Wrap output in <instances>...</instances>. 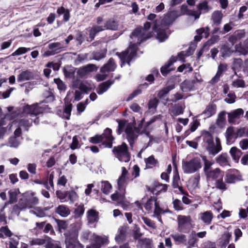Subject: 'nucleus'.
I'll return each instance as SVG.
<instances>
[{
  "mask_svg": "<svg viewBox=\"0 0 248 248\" xmlns=\"http://www.w3.org/2000/svg\"><path fill=\"white\" fill-rule=\"evenodd\" d=\"M46 105H40L38 103L31 105H25L18 110V116L25 117L19 120H16L9 124V130L16 128L14 136L11 137L9 140L8 144L10 147L17 148L20 144L22 139L21 137V128L27 130L31 125L32 121L34 124H38L39 120L37 116L42 114L46 108Z\"/></svg>",
  "mask_w": 248,
  "mask_h": 248,
  "instance_id": "f257e3e1",
  "label": "nucleus"
},
{
  "mask_svg": "<svg viewBox=\"0 0 248 248\" xmlns=\"http://www.w3.org/2000/svg\"><path fill=\"white\" fill-rule=\"evenodd\" d=\"M150 27L151 23L146 22L144 24V28L136 29L130 35V38L133 41L130 42L129 47L124 52L121 53H117L123 64L125 62L129 64V62L136 55L138 46L152 36L151 33L148 31Z\"/></svg>",
  "mask_w": 248,
  "mask_h": 248,
  "instance_id": "f03ea898",
  "label": "nucleus"
},
{
  "mask_svg": "<svg viewBox=\"0 0 248 248\" xmlns=\"http://www.w3.org/2000/svg\"><path fill=\"white\" fill-rule=\"evenodd\" d=\"M144 119H142L138 125V127H135V123H127L125 121H117L118 122V133L120 134L124 127L125 128V133L126 135V138L128 140L131 146H132L134 141L137 139L140 134H145L148 136L149 131L148 127L146 124L143 125Z\"/></svg>",
  "mask_w": 248,
  "mask_h": 248,
  "instance_id": "7ed1b4c3",
  "label": "nucleus"
},
{
  "mask_svg": "<svg viewBox=\"0 0 248 248\" xmlns=\"http://www.w3.org/2000/svg\"><path fill=\"white\" fill-rule=\"evenodd\" d=\"M128 170L124 167L122 168V174L117 180L118 189L120 193L116 192L111 196L112 200L122 203L125 197V187L126 184V179L127 178Z\"/></svg>",
  "mask_w": 248,
  "mask_h": 248,
  "instance_id": "20e7f679",
  "label": "nucleus"
},
{
  "mask_svg": "<svg viewBox=\"0 0 248 248\" xmlns=\"http://www.w3.org/2000/svg\"><path fill=\"white\" fill-rule=\"evenodd\" d=\"M113 140L114 138L111 135V130L107 128L102 135H96L91 138L90 141L95 144L102 142L105 147L111 148Z\"/></svg>",
  "mask_w": 248,
  "mask_h": 248,
  "instance_id": "39448f33",
  "label": "nucleus"
},
{
  "mask_svg": "<svg viewBox=\"0 0 248 248\" xmlns=\"http://www.w3.org/2000/svg\"><path fill=\"white\" fill-rule=\"evenodd\" d=\"M202 167L201 157L196 156L189 161L183 162L182 169L185 173H193L198 171Z\"/></svg>",
  "mask_w": 248,
  "mask_h": 248,
  "instance_id": "423d86ee",
  "label": "nucleus"
},
{
  "mask_svg": "<svg viewBox=\"0 0 248 248\" xmlns=\"http://www.w3.org/2000/svg\"><path fill=\"white\" fill-rule=\"evenodd\" d=\"M118 28V23L113 19H109L106 22L103 26H94L89 30L90 41H92L96 33L105 30H116Z\"/></svg>",
  "mask_w": 248,
  "mask_h": 248,
  "instance_id": "0eeeda50",
  "label": "nucleus"
},
{
  "mask_svg": "<svg viewBox=\"0 0 248 248\" xmlns=\"http://www.w3.org/2000/svg\"><path fill=\"white\" fill-rule=\"evenodd\" d=\"M115 156L120 161L127 162L130 160V155L126 144L123 143L122 145L115 147L113 149Z\"/></svg>",
  "mask_w": 248,
  "mask_h": 248,
  "instance_id": "6e6552de",
  "label": "nucleus"
},
{
  "mask_svg": "<svg viewBox=\"0 0 248 248\" xmlns=\"http://www.w3.org/2000/svg\"><path fill=\"white\" fill-rule=\"evenodd\" d=\"M178 230L180 232H187L192 226L193 220L189 216L179 215L177 217Z\"/></svg>",
  "mask_w": 248,
  "mask_h": 248,
  "instance_id": "1a4fd4ad",
  "label": "nucleus"
},
{
  "mask_svg": "<svg viewBox=\"0 0 248 248\" xmlns=\"http://www.w3.org/2000/svg\"><path fill=\"white\" fill-rule=\"evenodd\" d=\"M188 55L187 52L182 51L178 54L177 57H171L170 60L161 68V72L163 76H166L170 71L174 69L170 68L171 65L176 62L178 59L180 61H184V57Z\"/></svg>",
  "mask_w": 248,
  "mask_h": 248,
  "instance_id": "9d476101",
  "label": "nucleus"
},
{
  "mask_svg": "<svg viewBox=\"0 0 248 248\" xmlns=\"http://www.w3.org/2000/svg\"><path fill=\"white\" fill-rule=\"evenodd\" d=\"M24 197L26 198L25 204H22L21 201L19 202L21 209L25 208H31L33 206L35 205L38 203V199L36 197L34 196L33 192H28L24 194Z\"/></svg>",
  "mask_w": 248,
  "mask_h": 248,
  "instance_id": "9b49d317",
  "label": "nucleus"
},
{
  "mask_svg": "<svg viewBox=\"0 0 248 248\" xmlns=\"http://www.w3.org/2000/svg\"><path fill=\"white\" fill-rule=\"evenodd\" d=\"M180 16H181V15L179 14L177 11H169L164 15L162 21V24L165 26L170 25Z\"/></svg>",
  "mask_w": 248,
  "mask_h": 248,
  "instance_id": "f8f14e48",
  "label": "nucleus"
},
{
  "mask_svg": "<svg viewBox=\"0 0 248 248\" xmlns=\"http://www.w3.org/2000/svg\"><path fill=\"white\" fill-rule=\"evenodd\" d=\"M241 180L239 171L235 169L229 170L225 176V181L227 183L232 184Z\"/></svg>",
  "mask_w": 248,
  "mask_h": 248,
  "instance_id": "ddd939ff",
  "label": "nucleus"
},
{
  "mask_svg": "<svg viewBox=\"0 0 248 248\" xmlns=\"http://www.w3.org/2000/svg\"><path fill=\"white\" fill-rule=\"evenodd\" d=\"M244 110L242 108H237L228 113V120L229 123H234L236 120L239 119L244 114Z\"/></svg>",
  "mask_w": 248,
  "mask_h": 248,
  "instance_id": "4468645a",
  "label": "nucleus"
},
{
  "mask_svg": "<svg viewBox=\"0 0 248 248\" xmlns=\"http://www.w3.org/2000/svg\"><path fill=\"white\" fill-rule=\"evenodd\" d=\"M205 175L208 181L213 180L216 181L218 179L223 178V173L221 172L220 170L218 168L215 169L207 172V173L205 174Z\"/></svg>",
  "mask_w": 248,
  "mask_h": 248,
  "instance_id": "2eb2a0df",
  "label": "nucleus"
},
{
  "mask_svg": "<svg viewBox=\"0 0 248 248\" xmlns=\"http://www.w3.org/2000/svg\"><path fill=\"white\" fill-rule=\"evenodd\" d=\"M210 147L211 149L208 148H206L209 154L215 155L218 154L222 150L220 139L218 137H216L215 143L214 141L213 142V143L210 145Z\"/></svg>",
  "mask_w": 248,
  "mask_h": 248,
  "instance_id": "dca6fc26",
  "label": "nucleus"
},
{
  "mask_svg": "<svg viewBox=\"0 0 248 248\" xmlns=\"http://www.w3.org/2000/svg\"><path fill=\"white\" fill-rule=\"evenodd\" d=\"M73 87L74 88H78L81 92L87 93L93 89L92 86L86 81L81 82L78 85V81L75 80L73 82Z\"/></svg>",
  "mask_w": 248,
  "mask_h": 248,
  "instance_id": "f3484780",
  "label": "nucleus"
},
{
  "mask_svg": "<svg viewBox=\"0 0 248 248\" xmlns=\"http://www.w3.org/2000/svg\"><path fill=\"white\" fill-rule=\"evenodd\" d=\"M213 217V214L211 211H206L199 215V219L207 225L211 223Z\"/></svg>",
  "mask_w": 248,
  "mask_h": 248,
  "instance_id": "a211bd4d",
  "label": "nucleus"
},
{
  "mask_svg": "<svg viewBox=\"0 0 248 248\" xmlns=\"http://www.w3.org/2000/svg\"><path fill=\"white\" fill-rule=\"evenodd\" d=\"M65 244L66 248H74V247L78 243V233L74 232L72 236L65 234Z\"/></svg>",
  "mask_w": 248,
  "mask_h": 248,
  "instance_id": "6ab92c4d",
  "label": "nucleus"
},
{
  "mask_svg": "<svg viewBox=\"0 0 248 248\" xmlns=\"http://www.w3.org/2000/svg\"><path fill=\"white\" fill-rule=\"evenodd\" d=\"M216 106L215 105H209L206 107L202 113L199 115L203 119L208 118L216 113Z\"/></svg>",
  "mask_w": 248,
  "mask_h": 248,
  "instance_id": "aec40b11",
  "label": "nucleus"
},
{
  "mask_svg": "<svg viewBox=\"0 0 248 248\" xmlns=\"http://www.w3.org/2000/svg\"><path fill=\"white\" fill-rule=\"evenodd\" d=\"M203 146L205 148H208L211 149L210 145L214 142V139L212 135L207 131L203 132L202 135Z\"/></svg>",
  "mask_w": 248,
  "mask_h": 248,
  "instance_id": "412c9836",
  "label": "nucleus"
},
{
  "mask_svg": "<svg viewBox=\"0 0 248 248\" xmlns=\"http://www.w3.org/2000/svg\"><path fill=\"white\" fill-rule=\"evenodd\" d=\"M91 240L97 245H100V248L101 247L102 245L107 244L108 243V240L107 236H101L96 235L95 233L92 234Z\"/></svg>",
  "mask_w": 248,
  "mask_h": 248,
  "instance_id": "4be33fe9",
  "label": "nucleus"
},
{
  "mask_svg": "<svg viewBox=\"0 0 248 248\" xmlns=\"http://www.w3.org/2000/svg\"><path fill=\"white\" fill-rule=\"evenodd\" d=\"M198 11L201 15L202 14H206L209 12L211 7L208 5V2L206 0H203L197 5Z\"/></svg>",
  "mask_w": 248,
  "mask_h": 248,
  "instance_id": "5701e85b",
  "label": "nucleus"
},
{
  "mask_svg": "<svg viewBox=\"0 0 248 248\" xmlns=\"http://www.w3.org/2000/svg\"><path fill=\"white\" fill-rule=\"evenodd\" d=\"M116 66V64L114 62L113 60L110 59L108 63L101 68L100 72L101 73H106L113 71L115 69Z\"/></svg>",
  "mask_w": 248,
  "mask_h": 248,
  "instance_id": "b1692460",
  "label": "nucleus"
},
{
  "mask_svg": "<svg viewBox=\"0 0 248 248\" xmlns=\"http://www.w3.org/2000/svg\"><path fill=\"white\" fill-rule=\"evenodd\" d=\"M126 228L124 227H121L119 228L117 234H116L115 239L117 243H121L123 242L126 237Z\"/></svg>",
  "mask_w": 248,
  "mask_h": 248,
  "instance_id": "393cba45",
  "label": "nucleus"
},
{
  "mask_svg": "<svg viewBox=\"0 0 248 248\" xmlns=\"http://www.w3.org/2000/svg\"><path fill=\"white\" fill-rule=\"evenodd\" d=\"M226 138L228 142H233L237 138V135L234 131V128L230 126L228 127L226 131Z\"/></svg>",
  "mask_w": 248,
  "mask_h": 248,
  "instance_id": "a878e982",
  "label": "nucleus"
},
{
  "mask_svg": "<svg viewBox=\"0 0 248 248\" xmlns=\"http://www.w3.org/2000/svg\"><path fill=\"white\" fill-rule=\"evenodd\" d=\"M101 191L106 195H108L112 189L111 185L107 181H102L98 185Z\"/></svg>",
  "mask_w": 248,
  "mask_h": 248,
  "instance_id": "bb28decb",
  "label": "nucleus"
},
{
  "mask_svg": "<svg viewBox=\"0 0 248 248\" xmlns=\"http://www.w3.org/2000/svg\"><path fill=\"white\" fill-rule=\"evenodd\" d=\"M216 124L220 128H223L225 126L226 124V112L221 111L219 113Z\"/></svg>",
  "mask_w": 248,
  "mask_h": 248,
  "instance_id": "cd10ccee",
  "label": "nucleus"
},
{
  "mask_svg": "<svg viewBox=\"0 0 248 248\" xmlns=\"http://www.w3.org/2000/svg\"><path fill=\"white\" fill-rule=\"evenodd\" d=\"M56 213L62 217H67L70 213L69 208L64 205H60L56 209Z\"/></svg>",
  "mask_w": 248,
  "mask_h": 248,
  "instance_id": "c85d7f7f",
  "label": "nucleus"
},
{
  "mask_svg": "<svg viewBox=\"0 0 248 248\" xmlns=\"http://www.w3.org/2000/svg\"><path fill=\"white\" fill-rule=\"evenodd\" d=\"M153 30L157 33L156 38L160 42H164L168 38V35L164 30H157L155 26H154Z\"/></svg>",
  "mask_w": 248,
  "mask_h": 248,
  "instance_id": "c756f323",
  "label": "nucleus"
},
{
  "mask_svg": "<svg viewBox=\"0 0 248 248\" xmlns=\"http://www.w3.org/2000/svg\"><path fill=\"white\" fill-rule=\"evenodd\" d=\"M87 218L89 224H93L98 221V213L93 209L87 212Z\"/></svg>",
  "mask_w": 248,
  "mask_h": 248,
  "instance_id": "7c9ffc66",
  "label": "nucleus"
},
{
  "mask_svg": "<svg viewBox=\"0 0 248 248\" xmlns=\"http://www.w3.org/2000/svg\"><path fill=\"white\" fill-rule=\"evenodd\" d=\"M195 84V80H185L183 81L181 85V88L183 92L189 91L194 87Z\"/></svg>",
  "mask_w": 248,
  "mask_h": 248,
  "instance_id": "2f4dec72",
  "label": "nucleus"
},
{
  "mask_svg": "<svg viewBox=\"0 0 248 248\" xmlns=\"http://www.w3.org/2000/svg\"><path fill=\"white\" fill-rule=\"evenodd\" d=\"M168 187L167 184H162L159 183L155 184L152 192L155 194H158L159 192H165Z\"/></svg>",
  "mask_w": 248,
  "mask_h": 248,
  "instance_id": "473e14b6",
  "label": "nucleus"
},
{
  "mask_svg": "<svg viewBox=\"0 0 248 248\" xmlns=\"http://www.w3.org/2000/svg\"><path fill=\"white\" fill-rule=\"evenodd\" d=\"M113 84L112 81L109 80L104 82L99 85L97 92L99 94H102L106 92L110 86Z\"/></svg>",
  "mask_w": 248,
  "mask_h": 248,
  "instance_id": "72a5a7b5",
  "label": "nucleus"
},
{
  "mask_svg": "<svg viewBox=\"0 0 248 248\" xmlns=\"http://www.w3.org/2000/svg\"><path fill=\"white\" fill-rule=\"evenodd\" d=\"M76 68L72 65H66L63 68L64 76L68 78H72L74 77Z\"/></svg>",
  "mask_w": 248,
  "mask_h": 248,
  "instance_id": "f704fd0d",
  "label": "nucleus"
},
{
  "mask_svg": "<svg viewBox=\"0 0 248 248\" xmlns=\"http://www.w3.org/2000/svg\"><path fill=\"white\" fill-rule=\"evenodd\" d=\"M230 153L233 159L237 163L238 162L239 158L242 155V152L235 147H232Z\"/></svg>",
  "mask_w": 248,
  "mask_h": 248,
  "instance_id": "c9c22d12",
  "label": "nucleus"
},
{
  "mask_svg": "<svg viewBox=\"0 0 248 248\" xmlns=\"http://www.w3.org/2000/svg\"><path fill=\"white\" fill-rule=\"evenodd\" d=\"M32 77V74L29 71H25L20 74L17 77L18 82H22L30 80Z\"/></svg>",
  "mask_w": 248,
  "mask_h": 248,
  "instance_id": "e433bc0d",
  "label": "nucleus"
},
{
  "mask_svg": "<svg viewBox=\"0 0 248 248\" xmlns=\"http://www.w3.org/2000/svg\"><path fill=\"white\" fill-rule=\"evenodd\" d=\"M19 193V191L18 189H12L9 190V203H13L16 202L17 196Z\"/></svg>",
  "mask_w": 248,
  "mask_h": 248,
  "instance_id": "4c0bfd02",
  "label": "nucleus"
},
{
  "mask_svg": "<svg viewBox=\"0 0 248 248\" xmlns=\"http://www.w3.org/2000/svg\"><path fill=\"white\" fill-rule=\"evenodd\" d=\"M174 88V85H171L167 86L166 87L163 88L158 92L157 94L158 97L160 99H164L166 95L169 93V92Z\"/></svg>",
  "mask_w": 248,
  "mask_h": 248,
  "instance_id": "58836bf2",
  "label": "nucleus"
},
{
  "mask_svg": "<svg viewBox=\"0 0 248 248\" xmlns=\"http://www.w3.org/2000/svg\"><path fill=\"white\" fill-rule=\"evenodd\" d=\"M200 157L204 162L203 171L205 174H206L207 172L211 170L210 168L213 165L214 163L212 161L207 160L206 156L201 155Z\"/></svg>",
  "mask_w": 248,
  "mask_h": 248,
  "instance_id": "ea45409f",
  "label": "nucleus"
},
{
  "mask_svg": "<svg viewBox=\"0 0 248 248\" xmlns=\"http://www.w3.org/2000/svg\"><path fill=\"white\" fill-rule=\"evenodd\" d=\"M222 18V14L220 11H217L213 13L212 15V19L213 22L216 25L220 24Z\"/></svg>",
  "mask_w": 248,
  "mask_h": 248,
  "instance_id": "a19ab883",
  "label": "nucleus"
},
{
  "mask_svg": "<svg viewBox=\"0 0 248 248\" xmlns=\"http://www.w3.org/2000/svg\"><path fill=\"white\" fill-rule=\"evenodd\" d=\"M173 173L174 175L172 180V186L174 188H179V189H180L182 187L179 186L180 177L176 166H175V169Z\"/></svg>",
  "mask_w": 248,
  "mask_h": 248,
  "instance_id": "79ce46f5",
  "label": "nucleus"
},
{
  "mask_svg": "<svg viewBox=\"0 0 248 248\" xmlns=\"http://www.w3.org/2000/svg\"><path fill=\"white\" fill-rule=\"evenodd\" d=\"M216 161L221 166L229 165L228 156L226 154H221L216 158Z\"/></svg>",
  "mask_w": 248,
  "mask_h": 248,
  "instance_id": "37998d69",
  "label": "nucleus"
},
{
  "mask_svg": "<svg viewBox=\"0 0 248 248\" xmlns=\"http://www.w3.org/2000/svg\"><path fill=\"white\" fill-rule=\"evenodd\" d=\"M200 176L199 174L195 175L194 177L191 178L189 180L188 183L189 185L195 189L199 187V181Z\"/></svg>",
  "mask_w": 248,
  "mask_h": 248,
  "instance_id": "c03bdc74",
  "label": "nucleus"
},
{
  "mask_svg": "<svg viewBox=\"0 0 248 248\" xmlns=\"http://www.w3.org/2000/svg\"><path fill=\"white\" fill-rule=\"evenodd\" d=\"M171 236L177 244L183 243L186 242V236L184 234L176 233L172 234Z\"/></svg>",
  "mask_w": 248,
  "mask_h": 248,
  "instance_id": "a18cd8bd",
  "label": "nucleus"
},
{
  "mask_svg": "<svg viewBox=\"0 0 248 248\" xmlns=\"http://www.w3.org/2000/svg\"><path fill=\"white\" fill-rule=\"evenodd\" d=\"M231 236V234L229 232H226L223 234L220 238V243L222 244V248L225 247L226 246L229 244Z\"/></svg>",
  "mask_w": 248,
  "mask_h": 248,
  "instance_id": "49530a36",
  "label": "nucleus"
},
{
  "mask_svg": "<svg viewBox=\"0 0 248 248\" xmlns=\"http://www.w3.org/2000/svg\"><path fill=\"white\" fill-rule=\"evenodd\" d=\"M72 105L71 104L65 105L62 117L64 119L69 120L71 115Z\"/></svg>",
  "mask_w": 248,
  "mask_h": 248,
  "instance_id": "de8ad7c7",
  "label": "nucleus"
},
{
  "mask_svg": "<svg viewBox=\"0 0 248 248\" xmlns=\"http://www.w3.org/2000/svg\"><path fill=\"white\" fill-rule=\"evenodd\" d=\"M19 238L16 236H14L9 238L8 248H17Z\"/></svg>",
  "mask_w": 248,
  "mask_h": 248,
  "instance_id": "09e8293b",
  "label": "nucleus"
},
{
  "mask_svg": "<svg viewBox=\"0 0 248 248\" xmlns=\"http://www.w3.org/2000/svg\"><path fill=\"white\" fill-rule=\"evenodd\" d=\"M157 201L155 199H149L145 204V209L148 211H151L156 205Z\"/></svg>",
  "mask_w": 248,
  "mask_h": 248,
  "instance_id": "8fccbe9b",
  "label": "nucleus"
},
{
  "mask_svg": "<svg viewBox=\"0 0 248 248\" xmlns=\"http://www.w3.org/2000/svg\"><path fill=\"white\" fill-rule=\"evenodd\" d=\"M146 167L147 168H152L155 166L157 163V160L155 159L153 155L145 159Z\"/></svg>",
  "mask_w": 248,
  "mask_h": 248,
  "instance_id": "3c124183",
  "label": "nucleus"
},
{
  "mask_svg": "<svg viewBox=\"0 0 248 248\" xmlns=\"http://www.w3.org/2000/svg\"><path fill=\"white\" fill-rule=\"evenodd\" d=\"M49 240H51V239L48 238L47 240H45V239H40V238H35V239H32L30 242V244L31 246H33V245L41 246V245H45V246H46V244H47V242Z\"/></svg>",
  "mask_w": 248,
  "mask_h": 248,
  "instance_id": "603ef678",
  "label": "nucleus"
},
{
  "mask_svg": "<svg viewBox=\"0 0 248 248\" xmlns=\"http://www.w3.org/2000/svg\"><path fill=\"white\" fill-rule=\"evenodd\" d=\"M31 49L30 48L25 47H19L17 49H16L15 52H14L11 56H19L24 54H25L29 51L31 50Z\"/></svg>",
  "mask_w": 248,
  "mask_h": 248,
  "instance_id": "864d4df0",
  "label": "nucleus"
},
{
  "mask_svg": "<svg viewBox=\"0 0 248 248\" xmlns=\"http://www.w3.org/2000/svg\"><path fill=\"white\" fill-rule=\"evenodd\" d=\"M30 213L36 215L39 217H42L46 216L45 213L40 207H36L32 210H31Z\"/></svg>",
  "mask_w": 248,
  "mask_h": 248,
  "instance_id": "5fc2aeb1",
  "label": "nucleus"
},
{
  "mask_svg": "<svg viewBox=\"0 0 248 248\" xmlns=\"http://www.w3.org/2000/svg\"><path fill=\"white\" fill-rule=\"evenodd\" d=\"M139 244L141 248H151V240L150 239L144 238L139 240Z\"/></svg>",
  "mask_w": 248,
  "mask_h": 248,
  "instance_id": "6e6d98bb",
  "label": "nucleus"
},
{
  "mask_svg": "<svg viewBox=\"0 0 248 248\" xmlns=\"http://www.w3.org/2000/svg\"><path fill=\"white\" fill-rule=\"evenodd\" d=\"M158 101L156 98H154L150 100L148 103V108L151 111L154 113L158 105Z\"/></svg>",
  "mask_w": 248,
  "mask_h": 248,
  "instance_id": "4d7b16f0",
  "label": "nucleus"
},
{
  "mask_svg": "<svg viewBox=\"0 0 248 248\" xmlns=\"http://www.w3.org/2000/svg\"><path fill=\"white\" fill-rule=\"evenodd\" d=\"M223 178L218 179L216 181V187L222 191H225L227 189V185L223 181Z\"/></svg>",
  "mask_w": 248,
  "mask_h": 248,
  "instance_id": "13d9d810",
  "label": "nucleus"
},
{
  "mask_svg": "<svg viewBox=\"0 0 248 248\" xmlns=\"http://www.w3.org/2000/svg\"><path fill=\"white\" fill-rule=\"evenodd\" d=\"M105 56L106 52L105 51L94 52L92 53L91 59L96 61H99L100 60L105 58Z\"/></svg>",
  "mask_w": 248,
  "mask_h": 248,
  "instance_id": "bf43d9fd",
  "label": "nucleus"
},
{
  "mask_svg": "<svg viewBox=\"0 0 248 248\" xmlns=\"http://www.w3.org/2000/svg\"><path fill=\"white\" fill-rule=\"evenodd\" d=\"M235 50L241 54L246 55L248 53V40L246 42V48L242 47L240 45H236Z\"/></svg>",
  "mask_w": 248,
  "mask_h": 248,
  "instance_id": "052dcab7",
  "label": "nucleus"
},
{
  "mask_svg": "<svg viewBox=\"0 0 248 248\" xmlns=\"http://www.w3.org/2000/svg\"><path fill=\"white\" fill-rule=\"evenodd\" d=\"M80 147L78 137L77 136H74L72 139V142L70 145V148L72 150H75L78 149Z\"/></svg>",
  "mask_w": 248,
  "mask_h": 248,
  "instance_id": "680f3d73",
  "label": "nucleus"
},
{
  "mask_svg": "<svg viewBox=\"0 0 248 248\" xmlns=\"http://www.w3.org/2000/svg\"><path fill=\"white\" fill-rule=\"evenodd\" d=\"M171 113L174 116H177L184 113V108L180 105L174 106L171 111Z\"/></svg>",
  "mask_w": 248,
  "mask_h": 248,
  "instance_id": "e2e57ef3",
  "label": "nucleus"
},
{
  "mask_svg": "<svg viewBox=\"0 0 248 248\" xmlns=\"http://www.w3.org/2000/svg\"><path fill=\"white\" fill-rule=\"evenodd\" d=\"M48 47L54 53L55 51H58L62 48L61 43L59 42L50 43L48 45Z\"/></svg>",
  "mask_w": 248,
  "mask_h": 248,
  "instance_id": "0e129e2a",
  "label": "nucleus"
},
{
  "mask_svg": "<svg viewBox=\"0 0 248 248\" xmlns=\"http://www.w3.org/2000/svg\"><path fill=\"white\" fill-rule=\"evenodd\" d=\"M242 64V60L240 59H235L233 61L232 69L234 71L241 68ZM236 73V72H235Z\"/></svg>",
  "mask_w": 248,
  "mask_h": 248,
  "instance_id": "69168bd1",
  "label": "nucleus"
},
{
  "mask_svg": "<svg viewBox=\"0 0 248 248\" xmlns=\"http://www.w3.org/2000/svg\"><path fill=\"white\" fill-rule=\"evenodd\" d=\"M46 247V248H62L58 242H55L52 239L49 240L47 242Z\"/></svg>",
  "mask_w": 248,
  "mask_h": 248,
  "instance_id": "338daca9",
  "label": "nucleus"
},
{
  "mask_svg": "<svg viewBox=\"0 0 248 248\" xmlns=\"http://www.w3.org/2000/svg\"><path fill=\"white\" fill-rule=\"evenodd\" d=\"M55 83L57 84L58 88L60 91H65L66 86L64 83L59 78L54 79Z\"/></svg>",
  "mask_w": 248,
  "mask_h": 248,
  "instance_id": "774afa93",
  "label": "nucleus"
}]
</instances>
